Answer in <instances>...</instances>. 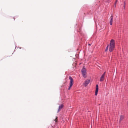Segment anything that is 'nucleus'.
Returning <instances> with one entry per match:
<instances>
[{
	"instance_id": "ddd939ff",
	"label": "nucleus",
	"mask_w": 128,
	"mask_h": 128,
	"mask_svg": "<svg viewBox=\"0 0 128 128\" xmlns=\"http://www.w3.org/2000/svg\"><path fill=\"white\" fill-rule=\"evenodd\" d=\"M125 5H126V4H125V2H124V9H125Z\"/></svg>"
},
{
	"instance_id": "a211bd4d",
	"label": "nucleus",
	"mask_w": 128,
	"mask_h": 128,
	"mask_svg": "<svg viewBox=\"0 0 128 128\" xmlns=\"http://www.w3.org/2000/svg\"><path fill=\"white\" fill-rule=\"evenodd\" d=\"M14 20H15V19H14Z\"/></svg>"
},
{
	"instance_id": "0eeeda50",
	"label": "nucleus",
	"mask_w": 128,
	"mask_h": 128,
	"mask_svg": "<svg viewBox=\"0 0 128 128\" xmlns=\"http://www.w3.org/2000/svg\"><path fill=\"white\" fill-rule=\"evenodd\" d=\"M64 106V105L62 104L60 105L58 108V112L60 111V110Z\"/></svg>"
},
{
	"instance_id": "f8f14e48",
	"label": "nucleus",
	"mask_w": 128,
	"mask_h": 128,
	"mask_svg": "<svg viewBox=\"0 0 128 128\" xmlns=\"http://www.w3.org/2000/svg\"><path fill=\"white\" fill-rule=\"evenodd\" d=\"M117 1H118L117 0H116V2H115V4H114V6H116V4L117 2Z\"/></svg>"
},
{
	"instance_id": "39448f33",
	"label": "nucleus",
	"mask_w": 128,
	"mask_h": 128,
	"mask_svg": "<svg viewBox=\"0 0 128 128\" xmlns=\"http://www.w3.org/2000/svg\"><path fill=\"white\" fill-rule=\"evenodd\" d=\"M98 86L97 84L96 87V90L95 91V95L96 96L98 94Z\"/></svg>"
},
{
	"instance_id": "7ed1b4c3",
	"label": "nucleus",
	"mask_w": 128,
	"mask_h": 128,
	"mask_svg": "<svg viewBox=\"0 0 128 128\" xmlns=\"http://www.w3.org/2000/svg\"><path fill=\"white\" fill-rule=\"evenodd\" d=\"M69 78L70 80V86L68 89V90H70V88L73 85L74 83L73 80L71 76H69Z\"/></svg>"
},
{
	"instance_id": "9b49d317",
	"label": "nucleus",
	"mask_w": 128,
	"mask_h": 128,
	"mask_svg": "<svg viewBox=\"0 0 128 128\" xmlns=\"http://www.w3.org/2000/svg\"><path fill=\"white\" fill-rule=\"evenodd\" d=\"M108 46L106 48V50H105V51H107L108 49Z\"/></svg>"
},
{
	"instance_id": "9d476101",
	"label": "nucleus",
	"mask_w": 128,
	"mask_h": 128,
	"mask_svg": "<svg viewBox=\"0 0 128 128\" xmlns=\"http://www.w3.org/2000/svg\"><path fill=\"white\" fill-rule=\"evenodd\" d=\"M58 117L56 116V118L55 120H54L56 122H57V120H58Z\"/></svg>"
},
{
	"instance_id": "20e7f679",
	"label": "nucleus",
	"mask_w": 128,
	"mask_h": 128,
	"mask_svg": "<svg viewBox=\"0 0 128 128\" xmlns=\"http://www.w3.org/2000/svg\"><path fill=\"white\" fill-rule=\"evenodd\" d=\"M90 81V80H87L85 81L83 84L85 87H86L89 84Z\"/></svg>"
},
{
	"instance_id": "f3484780",
	"label": "nucleus",
	"mask_w": 128,
	"mask_h": 128,
	"mask_svg": "<svg viewBox=\"0 0 128 128\" xmlns=\"http://www.w3.org/2000/svg\"><path fill=\"white\" fill-rule=\"evenodd\" d=\"M127 105H128V103H127Z\"/></svg>"
},
{
	"instance_id": "f257e3e1",
	"label": "nucleus",
	"mask_w": 128,
	"mask_h": 128,
	"mask_svg": "<svg viewBox=\"0 0 128 128\" xmlns=\"http://www.w3.org/2000/svg\"><path fill=\"white\" fill-rule=\"evenodd\" d=\"M115 42L114 40L112 39L110 40V45H108L109 48V50L110 52H112L115 47Z\"/></svg>"
},
{
	"instance_id": "f03ea898",
	"label": "nucleus",
	"mask_w": 128,
	"mask_h": 128,
	"mask_svg": "<svg viewBox=\"0 0 128 128\" xmlns=\"http://www.w3.org/2000/svg\"><path fill=\"white\" fill-rule=\"evenodd\" d=\"M86 69L84 68V67H83L82 70V75L83 76L84 78H86Z\"/></svg>"
},
{
	"instance_id": "6e6552de",
	"label": "nucleus",
	"mask_w": 128,
	"mask_h": 128,
	"mask_svg": "<svg viewBox=\"0 0 128 128\" xmlns=\"http://www.w3.org/2000/svg\"><path fill=\"white\" fill-rule=\"evenodd\" d=\"M110 25H112V22H113V16H111L110 18Z\"/></svg>"
},
{
	"instance_id": "dca6fc26",
	"label": "nucleus",
	"mask_w": 128,
	"mask_h": 128,
	"mask_svg": "<svg viewBox=\"0 0 128 128\" xmlns=\"http://www.w3.org/2000/svg\"><path fill=\"white\" fill-rule=\"evenodd\" d=\"M88 45H90H90H91V44H88Z\"/></svg>"
},
{
	"instance_id": "2eb2a0df",
	"label": "nucleus",
	"mask_w": 128,
	"mask_h": 128,
	"mask_svg": "<svg viewBox=\"0 0 128 128\" xmlns=\"http://www.w3.org/2000/svg\"><path fill=\"white\" fill-rule=\"evenodd\" d=\"M104 25L106 24V23L105 22H104Z\"/></svg>"
},
{
	"instance_id": "1a4fd4ad",
	"label": "nucleus",
	"mask_w": 128,
	"mask_h": 128,
	"mask_svg": "<svg viewBox=\"0 0 128 128\" xmlns=\"http://www.w3.org/2000/svg\"><path fill=\"white\" fill-rule=\"evenodd\" d=\"M124 118V116H121L120 118V121H121Z\"/></svg>"
},
{
	"instance_id": "423d86ee",
	"label": "nucleus",
	"mask_w": 128,
	"mask_h": 128,
	"mask_svg": "<svg viewBox=\"0 0 128 128\" xmlns=\"http://www.w3.org/2000/svg\"><path fill=\"white\" fill-rule=\"evenodd\" d=\"M104 76H104V74H102V75L100 77V82H102L104 80Z\"/></svg>"
},
{
	"instance_id": "4468645a",
	"label": "nucleus",
	"mask_w": 128,
	"mask_h": 128,
	"mask_svg": "<svg viewBox=\"0 0 128 128\" xmlns=\"http://www.w3.org/2000/svg\"><path fill=\"white\" fill-rule=\"evenodd\" d=\"M106 72H105L103 74H104V76H105V74Z\"/></svg>"
}]
</instances>
